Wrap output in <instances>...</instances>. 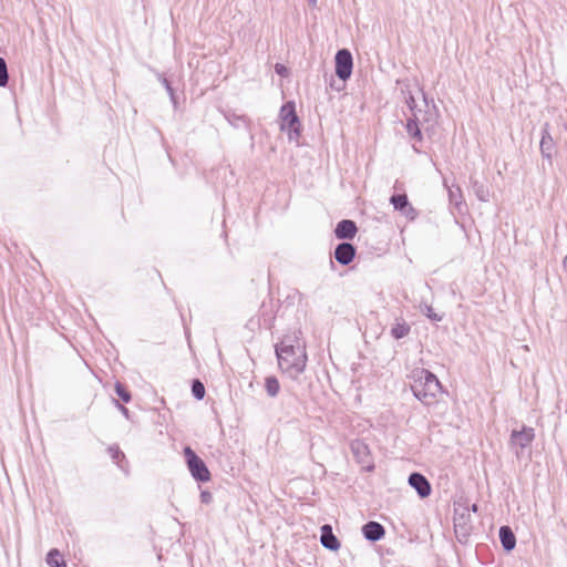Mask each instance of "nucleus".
<instances>
[{"mask_svg":"<svg viewBox=\"0 0 567 567\" xmlns=\"http://www.w3.org/2000/svg\"><path fill=\"white\" fill-rule=\"evenodd\" d=\"M280 370L290 378L297 379L306 369L307 353L298 340L286 337L275 347Z\"/></svg>","mask_w":567,"mask_h":567,"instance_id":"f257e3e1","label":"nucleus"},{"mask_svg":"<svg viewBox=\"0 0 567 567\" xmlns=\"http://www.w3.org/2000/svg\"><path fill=\"white\" fill-rule=\"evenodd\" d=\"M413 383L411 390L413 395L424 405H432L442 391V384L434 373L426 369H415L412 373Z\"/></svg>","mask_w":567,"mask_h":567,"instance_id":"f03ea898","label":"nucleus"},{"mask_svg":"<svg viewBox=\"0 0 567 567\" xmlns=\"http://www.w3.org/2000/svg\"><path fill=\"white\" fill-rule=\"evenodd\" d=\"M280 130L288 131L289 140L297 138L300 135V121L296 113V105L292 101L285 103L279 113Z\"/></svg>","mask_w":567,"mask_h":567,"instance_id":"7ed1b4c3","label":"nucleus"},{"mask_svg":"<svg viewBox=\"0 0 567 567\" xmlns=\"http://www.w3.org/2000/svg\"><path fill=\"white\" fill-rule=\"evenodd\" d=\"M184 455L192 476L197 482H208L210 480L209 470L205 462L194 452V450L190 446H185Z\"/></svg>","mask_w":567,"mask_h":567,"instance_id":"20e7f679","label":"nucleus"},{"mask_svg":"<svg viewBox=\"0 0 567 567\" xmlns=\"http://www.w3.org/2000/svg\"><path fill=\"white\" fill-rule=\"evenodd\" d=\"M336 75L342 80H348L352 74L353 58L348 49H340L336 54Z\"/></svg>","mask_w":567,"mask_h":567,"instance_id":"39448f33","label":"nucleus"},{"mask_svg":"<svg viewBox=\"0 0 567 567\" xmlns=\"http://www.w3.org/2000/svg\"><path fill=\"white\" fill-rule=\"evenodd\" d=\"M535 439L533 427L523 426L522 430H513L509 437V444L520 450L529 446Z\"/></svg>","mask_w":567,"mask_h":567,"instance_id":"423d86ee","label":"nucleus"},{"mask_svg":"<svg viewBox=\"0 0 567 567\" xmlns=\"http://www.w3.org/2000/svg\"><path fill=\"white\" fill-rule=\"evenodd\" d=\"M390 203L393 208L401 213L410 220H414L417 217L416 209L410 204L405 194H394L390 198Z\"/></svg>","mask_w":567,"mask_h":567,"instance_id":"0eeeda50","label":"nucleus"},{"mask_svg":"<svg viewBox=\"0 0 567 567\" xmlns=\"http://www.w3.org/2000/svg\"><path fill=\"white\" fill-rule=\"evenodd\" d=\"M355 254L357 249L351 243L342 241L334 248L333 256L338 264L348 266L353 261Z\"/></svg>","mask_w":567,"mask_h":567,"instance_id":"6e6552de","label":"nucleus"},{"mask_svg":"<svg viewBox=\"0 0 567 567\" xmlns=\"http://www.w3.org/2000/svg\"><path fill=\"white\" fill-rule=\"evenodd\" d=\"M409 484L413 487L421 498H425L431 494L432 487L427 478L419 473L413 472L409 476Z\"/></svg>","mask_w":567,"mask_h":567,"instance_id":"1a4fd4ad","label":"nucleus"},{"mask_svg":"<svg viewBox=\"0 0 567 567\" xmlns=\"http://www.w3.org/2000/svg\"><path fill=\"white\" fill-rule=\"evenodd\" d=\"M320 543L321 545L331 551L339 550L341 544L338 537L333 534L332 526L324 524L320 527Z\"/></svg>","mask_w":567,"mask_h":567,"instance_id":"9d476101","label":"nucleus"},{"mask_svg":"<svg viewBox=\"0 0 567 567\" xmlns=\"http://www.w3.org/2000/svg\"><path fill=\"white\" fill-rule=\"evenodd\" d=\"M358 233L357 224L351 219L340 220L336 228L334 235L338 239L350 240L355 237Z\"/></svg>","mask_w":567,"mask_h":567,"instance_id":"9b49d317","label":"nucleus"},{"mask_svg":"<svg viewBox=\"0 0 567 567\" xmlns=\"http://www.w3.org/2000/svg\"><path fill=\"white\" fill-rule=\"evenodd\" d=\"M362 534L367 540L378 542L385 535V528L382 524L371 520L362 526Z\"/></svg>","mask_w":567,"mask_h":567,"instance_id":"f8f14e48","label":"nucleus"},{"mask_svg":"<svg viewBox=\"0 0 567 567\" xmlns=\"http://www.w3.org/2000/svg\"><path fill=\"white\" fill-rule=\"evenodd\" d=\"M539 147L543 157L547 158L550 162L553 157L555 142L549 133V123H545L542 127V138Z\"/></svg>","mask_w":567,"mask_h":567,"instance_id":"ddd939ff","label":"nucleus"},{"mask_svg":"<svg viewBox=\"0 0 567 567\" xmlns=\"http://www.w3.org/2000/svg\"><path fill=\"white\" fill-rule=\"evenodd\" d=\"M223 115L225 120L235 128H250V120L244 114H237L233 110H225L223 111Z\"/></svg>","mask_w":567,"mask_h":567,"instance_id":"4468645a","label":"nucleus"},{"mask_svg":"<svg viewBox=\"0 0 567 567\" xmlns=\"http://www.w3.org/2000/svg\"><path fill=\"white\" fill-rule=\"evenodd\" d=\"M499 540L505 551H512L516 546V536L509 526H502L498 532Z\"/></svg>","mask_w":567,"mask_h":567,"instance_id":"2eb2a0df","label":"nucleus"},{"mask_svg":"<svg viewBox=\"0 0 567 567\" xmlns=\"http://www.w3.org/2000/svg\"><path fill=\"white\" fill-rule=\"evenodd\" d=\"M411 332L410 324L403 319H395V322L391 327L390 334L393 339L400 340L405 338Z\"/></svg>","mask_w":567,"mask_h":567,"instance_id":"dca6fc26","label":"nucleus"},{"mask_svg":"<svg viewBox=\"0 0 567 567\" xmlns=\"http://www.w3.org/2000/svg\"><path fill=\"white\" fill-rule=\"evenodd\" d=\"M420 117L417 113H414V116L408 118L405 130L410 137L416 140L417 142H422L423 135L419 126Z\"/></svg>","mask_w":567,"mask_h":567,"instance_id":"f3484780","label":"nucleus"},{"mask_svg":"<svg viewBox=\"0 0 567 567\" xmlns=\"http://www.w3.org/2000/svg\"><path fill=\"white\" fill-rule=\"evenodd\" d=\"M107 453L110 454L111 458L116 463V465L122 471H127V461L125 454L121 451L120 446L116 444L110 445L107 447Z\"/></svg>","mask_w":567,"mask_h":567,"instance_id":"a211bd4d","label":"nucleus"},{"mask_svg":"<svg viewBox=\"0 0 567 567\" xmlns=\"http://www.w3.org/2000/svg\"><path fill=\"white\" fill-rule=\"evenodd\" d=\"M472 190L481 202H488L489 200V189L488 187L477 179H471Z\"/></svg>","mask_w":567,"mask_h":567,"instance_id":"6ab92c4d","label":"nucleus"},{"mask_svg":"<svg viewBox=\"0 0 567 567\" xmlns=\"http://www.w3.org/2000/svg\"><path fill=\"white\" fill-rule=\"evenodd\" d=\"M352 454L358 458L359 462H363L369 455L368 445L361 440H354L350 444Z\"/></svg>","mask_w":567,"mask_h":567,"instance_id":"aec40b11","label":"nucleus"},{"mask_svg":"<svg viewBox=\"0 0 567 567\" xmlns=\"http://www.w3.org/2000/svg\"><path fill=\"white\" fill-rule=\"evenodd\" d=\"M265 390L270 398H276L279 394L280 383L275 375L266 377Z\"/></svg>","mask_w":567,"mask_h":567,"instance_id":"412c9836","label":"nucleus"},{"mask_svg":"<svg viewBox=\"0 0 567 567\" xmlns=\"http://www.w3.org/2000/svg\"><path fill=\"white\" fill-rule=\"evenodd\" d=\"M47 564L50 567H68L61 553L53 548L47 555Z\"/></svg>","mask_w":567,"mask_h":567,"instance_id":"4be33fe9","label":"nucleus"},{"mask_svg":"<svg viewBox=\"0 0 567 567\" xmlns=\"http://www.w3.org/2000/svg\"><path fill=\"white\" fill-rule=\"evenodd\" d=\"M205 386L198 379L192 381V394L196 400H203L205 396Z\"/></svg>","mask_w":567,"mask_h":567,"instance_id":"5701e85b","label":"nucleus"},{"mask_svg":"<svg viewBox=\"0 0 567 567\" xmlns=\"http://www.w3.org/2000/svg\"><path fill=\"white\" fill-rule=\"evenodd\" d=\"M114 389H115V392L116 394L118 395V398L124 402V403H128L131 400H132V395H131V392L128 391V389L122 384L121 382H116L115 385H114Z\"/></svg>","mask_w":567,"mask_h":567,"instance_id":"b1692460","label":"nucleus"},{"mask_svg":"<svg viewBox=\"0 0 567 567\" xmlns=\"http://www.w3.org/2000/svg\"><path fill=\"white\" fill-rule=\"evenodd\" d=\"M9 74L7 62L3 58L0 56V86L4 87L8 85Z\"/></svg>","mask_w":567,"mask_h":567,"instance_id":"393cba45","label":"nucleus"},{"mask_svg":"<svg viewBox=\"0 0 567 567\" xmlns=\"http://www.w3.org/2000/svg\"><path fill=\"white\" fill-rule=\"evenodd\" d=\"M449 198L452 205H454L456 208H460L462 205V194L460 187H456V189L450 188Z\"/></svg>","mask_w":567,"mask_h":567,"instance_id":"a878e982","label":"nucleus"},{"mask_svg":"<svg viewBox=\"0 0 567 567\" xmlns=\"http://www.w3.org/2000/svg\"><path fill=\"white\" fill-rule=\"evenodd\" d=\"M157 79L163 84V86L165 87V90L168 93L172 102L175 104L176 103V96H175V91H174L171 82L164 76V74H158Z\"/></svg>","mask_w":567,"mask_h":567,"instance_id":"bb28decb","label":"nucleus"},{"mask_svg":"<svg viewBox=\"0 0 567 567\" xmlns=\"http://www.w3.org/2000/svg\"><path fill=\"white\" fill-rule=\"evenodd\" d=\"M404 101H405L409 110L412 112V116H414V113H417V115L420 113H422V110L417 109V104H416L413 93H409V96H405Z\"/></svg>","mask_w":567,"mask_h":567,"instance_id":"cd10ccee","label":"nucleus"},{"mask_svg":"<svg viewBox=\"0 0 567 567\" xmlns=\"http://www.w3.org/2000/svg\"><path fill=\"white\" fill-rule=\"evenodd\" d=\"M396 83L400 85L401 93L404 99H405V96H409V93H412L411 84H410L409 80H399Z\"/></svg>","mask_w":567,"mask_h":567,"instance_id":"c85d7f7f","label":"nucleus"},{"mask_svg":"<svg viewBox=\"0 0 567 567\" xmlns=\"http://www.w3.org/2000/svg\"><path fill=\"white\" fill-rule=\"evenodd\" d=\"M424 315L431 319L432 321H441L442 320V317L439 316L437 313H435L433 311V308L429 305H425V310H424Z\"/></svg>","mask_w":567,"mask_h":567,"instance_id":"c756f323","label":"nucleus"},{"mask_svg":"<svg viewBox=\"0 0 567 567\" xmlns=\"http://www.w3.org/2000/svg\"><path fill=\"white\" fill-rule=\"evenodd\" d=\"M113 403L114 405L120 410V412L127 419L130 420L131 415H130V410L124 406L123 404L120 403L118 400L116 399H113Z\"/></svg>","mask_w":567,"mask_h":567,"instance_id":"7c9ffc66","label":"nucleus"},{"mask_svg":"<svg viewBox=\"0 0 567 567\" xmlns=\"http://www.w3.org/2000/svg\"><path fill=\"white\" fill-rule=\"evenodd\" d=\"M275 71L280 76H287L289 73L288 69L284 64H280V63H276Z\"/></svg>","mask_w":567,"mask_h":567,"instance_id":"2f4dec72","label":"nucleus"},{"mask_svg":"<svg viewBox=\"0 0 567 567\" xmlns=\"http://www.w3.org/2000/svg\"><path fill=\"white\" fill-rule=\"evenodd\" d=\"M213 499V495L208 491H203L200 493V501L204 504H209Z\"/></svg>","mask_w":567,"mask_h":567,"instance_id":"473e14b6","label":"nucleus"},{"mask_svg":"<svg viewBox=\"0 0 567 567\" xmlns=\"http://www.w3.org/2000/svg\"><path fill=\"white\" fill-rule=\"evenodd\" d=\"M419 90L422 93V97H423V102H424L425 106H429V99H427L426 94L423 92L422 87H419Z\"/></svg>","mask_w":567,"mask_h":567,"instance_id":"72a5a7b5","label":"nucleus"},{"mask_svg":"<svg viewBox=\"0 0 567 567\" xmlns=\"http://www.w3.org/2000/svg\"><path fill=\"white\" fill-rule=\"evenodd\" d=\"M307 1H308L309 6H311V7H316V4H317V0H307Z\"/></svg>","mask_w":567,"mask_h":567,"instance_id":"f704fd0d","label":"nucleus"},{"mask_svg":"<svg viewBox=\"0 0 567 567\" xmlns=\"http://www.w3.org/2000/svg\"><path fill=\"white\" fill-rule=\"evenodd\" d=\"M477 509H478V506H477L476 504H473V505H472V511H473L474 513H476V512H477Z\"/></svg>","mask_w":567,"mask_h":567,"instance_id":"c9c22d12","label":"nucleus"},{"mask_svg":"<svg viewBox=\"0 0 567 567\" xmlns=\"http://www.w3.org/2000/svg\"><path fill=\"white\" fill-rule=\"evenodd\" d=\"M564 262H565V264H567V256H566V258H565Z\"/></svg>","mask_w":567,"mask_h":567,"instance_id":"e433bc0d","label":"nucleus"}]
</instances>
